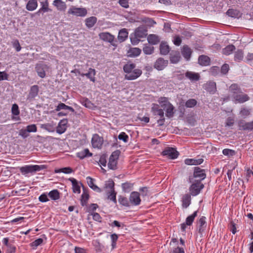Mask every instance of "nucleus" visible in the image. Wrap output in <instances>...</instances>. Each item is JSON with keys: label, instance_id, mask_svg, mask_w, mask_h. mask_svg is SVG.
Returning a JSON list of instances; mask_svg holds the SVG:
<instances>
[{"label": "nucleus", "instance_id": "nucleus-1", "mask_svg": "<svg viewBox=\"0 0 253 253\" xmlns=\"http://www.w3.org/2000/svg\"><path fill=\"white\" fill-rule=\"evenodd\" d=\"M136 65L133 63H127L124 65V71L126 73L125 78L127 80H134L138 78L142 74V71L135 68Z\"/></svg>", "mask_w": 253, "mask_h": 253}, {"label": "nucleus", "instance_id": "nucleus-2", "mask_svg": "<svg viewBox=\"0 0 253 253\" xmlns=\"http://www.w3.org/2000/svg\"><path fill=\"white\" fill-rule=\"evenodd\" d=\"M147 31L142 27H138L133 35L130 36L131 42L133 44H137L141 39L145 38L147 35Z\"/></svg>", "mask_w": 253, "mask_h": 253}, {"label": "nucleus", "instance_id": "nucleus-3", "mask_svg": "<svg viewBox=\"0 0 253 253\" xmlns=\"http://www.w3.org/2000/svg\"><path fill=\"white\" fill-rule=\"evenodd\" d=\"M46 168L45 165H27L21 167L20 171L23 174H27L40 171Z\"/></svg>", "mask_w": 253, "mask_h": 253}, {"label": "nucleus", "instance_id": "nucleus-4", "mask_svg": "<svg viewBox=\"0 0 253 253\" xmlns=\"http://www.w3.org/2000/svg\"><path fill=\"white\" fill-rule=\"evenodd\" d=\"M204 187V185L201 182V180H195L190 187V194L193 196H197L201 192Z\"/></svg>", "mask_w": 253, "mask_h": 253}, {"label": "nucleus", "instance_id": "nucleus-5", "mask_svg": "<svg viewBox=\"0 0 253 253\" xmlns=\"http://www.w3.org/2000/svg\"><path fill=\"white\" fill-rule=\"evenodd\" d=\"M120 152L119 151L113 152L109 158L108 164V168L111 169H115L117 168V160L119 156Z\"/></svg>", "mask_w": 253, "mask_h": 253}, {"label": "nucleus", "instance_id": "nucleus-6", "mask_svg": "<svg viewBox=\"0 0 253 253\" xmlns=\"http://www.w3.org/2000/svg\"><path fill=\"white\" fill-rule=\"evenodd\" d=\"M162 155L170 159H175L177 158L179 153L173 148H166L163 152Z\"/></svg>", "mask_w": 253, "mask_h": 253}, {"label": "nucleus", "instance_id": "nucleus-7", "mask_svg": "<svg viewBox=\"0 0 253 253\" xmlns=\"http://www.w3.org/2000/svg\"><path fill=\"white\" fill-rule=\"evenodd\" d=\"M104 142L103 138L98 134L93 135L91 139V144L93 148L100 149Z\"/></svg>", "mask_w": 253, "mask_h": 253}, {"label": "nucleus", "instance_id": "nucleus-8", "mask_svg": "<svg viewBox=\"0 0 253 253\" xmlns=\"http://www.w3.org/2000/svg\"><path fill=\"white\" fill-rule=\"evenodd\" d=\"M68 13L77 16L84 17L87 14V10L85 8H78L72 6L69 9Z\"/></svg>", "mask_w": 253, "mask_h": 253}, {"label": "nucleus", "instance_id": "nucleus-9", "mask_svg": "<svg viewBox=\"0 0 253 253\" xmlns=\"http://www.w3.org/2000/svg\"><path fill=\"white\" fill-rule=\"evenodd\" d=\"M129 201L130 204L132 206L139 205L141 203L140 194L138 192H132L130 193Z\"/></svg>", "mask_w": 253, "mask_h": 253}, {"label": "nucleus", "instance_id": "nucleus-10", "mask_svg": "<svg viewBox=\"0 0 253 253\" xmlns=\"http://www.w3.org/2000/svg\"><path fill=\"white\" fill-rule=\"evenodd\" d=\"M169 61L163 58H159L154 63V68L159 71L164 70L168 65Z\"/></svg>", "mask_w": 253, "mask_h": 253}, {"label": "nucleus", "instance_id": "nucleus-11", "mask_svg": "<svg viewBox=\"0 0 253 253\" xmlns=\"http://www.w3.org/2000/svg\"><path fill=\"white\" fill-rule=\"evenodd\" d=\"M204 88L211 94H214L216 91V83L213 81H209L205 84Z\"/></svg>", "mask_w": 253, "mask_h": 253}, {"label": "nucleus", "instance_id": "nucleus-12", "mask_svg": "<svg viewBox=\"0 0 253 253\" xmlns=\"http://www.w3.org/2000/svg\"><path fill=\"white\" fill-rule=\"evenodd\" d=\"M233 98L236 102L243 103L248 101L250 97L247 94L243 93L242 92L241 93H239L236 95L235 94V96H234Z\"/></svg>", "mask_w": 253, "mask_h": 253}, {"label": "nucleus", "instance_id": "nucleus-13", "mask_svg": "<svg viewBox=\"0 0 253 253\" xmlns=\"http://www.w3.org/2000/svg\"><path fill=\"white\" fill-rule=\"evenodd\" d=\"M98 36L101 40L110 43H112L114 41V36L108 32L100 33Z\"/></svg>", "mask_w": 253, "mask_h": 253}, {"label": "nucleus", "instance_id": "nucleus-14", "mask_svg": "<svg viewBox=\"0 0 253 253\" xmlns=\"http://www.w3.org/2000/svg\"><path fill=\"white\" fill-rule=\"evenodd\" d=\"M198 232L202 234L207 227L206 217L204 216L201 217L198 221Z\"/></svg>", "mask_w": 253, "mask_h": 253}, {"label": "nucleus", "instance_id": "nucleus-15", "mask_svg": "<svg viewBox=\"0 0 253 253\" xmlns=\"http://www.w3.org/2000/svg\"><path fill=\"white\" fill-rule=\"evenodd\" d=\"M194 176L195 178H199L200 180L204 179L206 178V175L205 173V170L201 169L199 167H196L194 172Z\"/></svg>", "mask_w": 253, "mask_h": 253}, {"label": "nucleus", "instance_id": "nucleus-16", "mask_svg": "<svg viewBox=\"0 0 253 253\" xmlns=\"http://www.w3.org/2000/svg\"><path fill=\"white\" fill-rule=\"evenodd\" d=\"M185 77L191 82L199 81L200 78V76L199 73H194L192 71H187L185 73Z\"/></svg>", "mask_w": 253, "mask_h": 253}, {"label": "nucleus", "instance_id": "nucleus-17", "mask_svg": "<svg viewBox=\"0 0 253 253\" xmlns=\"http://www.w3.org/2000/svg\"><path fill=\"white\" fill-rule=\"evenodd\" d=\"M46 68V65L43 64H38L36 65V71L39 76L41 78H43L45 76V70Z\"/></svg>", "mask_w": 253, "mask_h": 253}, {"label": "nucleus", "instance_id": "nucleus-18", "mask_svg": "<svg viewBox=\"0 0 253 253\" xmlns=\"http://www.w3.org/2000/svg\"><path fill=\"white\" fill-rule=\"evenodd\" d=\"M229 91L232 95V97L235 96V94L242 93L241 88L237 84H232L229 87Z\"/></svg>", "mask_w": 253, "mask_h": 253}, {"label": "nucleus", "instance_id": "nucleus-19", "mask_svg": "<svg viewBox=\"0 0 253 253\" xmlns=\"http://www.w3.org/2000/svg\"><path fill=\"white\" fill-rule=\"evenodd\" d=\"M181 54L184 58L188 60L191 57L192 50L188 45H184L181 49Z\"/></svg>", "mask_w": 253, "mask_h": 253}, {"label": "nucleus", "instance_id": "nucleus-20", "mask_svg": "<svg viewBox=\"0 0 253 253\" xmlns=\"http://www.w3.org/2000/svg\"><path fill=\"white\" fill-rule=\"evenodd\" d=\"M39 91V86L37 85H34L31 87L28 96V99H34L38 94Z\"/></svg>", "mask_w": 253, "mask_h": 253}, {"label": "nucleus", "instance_id": "nucleus-21", "mask_svg": "<svg viewBox=\"0 0 253 253\" xmlns=\"http://www.w3.org/2000/svg\"><path fill=\"white\" fill-rule=\"evenodd\" d=\"M152 112L154 115L159 116L160 117H163L164 115L163 110L159 108V105L153 104L151 108Z\"/></svg>", "mask_w": 253, "mask_h": 253}, {"label": "nucleus", "instance_id": "nucleus-22", "mask_svg": "<svg viewBox=\"0 0 253 253\" xmlns=\"http://www.w3.org/2000/svg\"><path fill=\"white\" fill-rule=\"evenodd\" d=\"M72 184L73 191L74 193L79 194L81 192L80 186L79 185L77 180L74 178H70L69 179Z\"/></svg>", "mask_w": 253, "mask_h": 253}, {"label": "nucleus", "instance_id": "nucleus-23", "mask_svg": "<svg viewBox=\"0 0 253 253\" xmlns=\"http://www.w3.org/2000/svg\"><path fill=\"white\" fill-rule=\"evenodd\" d=\"M180 53L178 51H172L170 54V61L171 63L176 64L180 59Z\"/></svg>", "mask_w": 253, "mask_h": 253}, {"label": "nucleus", "instance_id": "nucleus-24", "mask_svg": "<svg viewBox=\"0 0 253 253\" xmlns=\"http://www.w3.org/2000/svg\"><path fill=\"white\" fill-rule=\"evenodd\" d=\"M191 198L189 194L184 195L182 198V206L183 208H187L191 204Z\"/></svg>", "mask_w": 253, "mask_h": 253}, {"label": "nucleus", "instance_id": "nucleus-25", "mask_svg": "<svg viewBox=\"0 0 253 253\" xmlns=\"http://www.w3.org/2000/svg\"><path fill=\"white\" fill-rule=\"evenodd\" d=\"M204 161L203 159H186L185 160V164L187 165H198L201 164Z\"/></svg>", "mask_w": 253, "mask_h": 253}, {"label": "nucleus", "instance_id": "nucleus-26", "mask_svg": "<svg viewBox=\"0 0 253 253\" xmlns=\"http://www.w3.org/2000/svg\"><path fill=\"white\" fill-rule=\"evenodd\" d=\"M41 5L42 6L41 8L37 12L39 14L40 12H42L43 13L51 11V10L48 8V2L47 0L41 2Z\"/></svg>", "mask_w": 253, "mask_h": 253}, {"label": "nucleus", "instance_id": "nucleus-27", "mask_svg": "<svg viewBox=\"0 0 253 253\" xmlns=\"http://www.w3.org/2000/svg\"><path fill=\"white\" fill-rule=\"evenodd\" d=\"M147 40L149 43L152 45L158 44L160 41L159 37L158 36L153 34L149 35L147 37Z\"/></svg>", "mask_w": 253, "mask_h": 253}, {"label": "nucleus", "instance_id": "nucleus-28", "mask_svg": "<svg viewBox=\"0 0 253 253\" xmlns=\"http://www.w3.org/2000/svg\"><path fill=\"white\" fill-rule=\"evenodd\" d=\"M128 37V32L126 29L121 30L118 34V39L120 42H123L126 40Z\"/></svg>", "mask_w": 253, "mask_h": 253}, {"label": "nucleus", "instance_id": "nucleus-29", "mask_svg": "<svg viewBox=\"0 0 253 253\" xmlns=\"http://www.w3.org/2000/svg\"><path fill=\"white\" fill-rule=\"evenodd\" d=\"M199 63L202 66H208L210 63V58L206 55H201L198 58Z\"/></svg>", "mask_w": 253, "mask_h": 253}, {"label": "nucleus", "instance_id": "nucleus-30", "mask_svg": "<svg viewBox=\"0 0 253 253\" xmlns=\"http://www.w3.org/2000/svg\"><path fill=\"white\" fill-rule=\"evenodd\" d=\"M141 50L137 47L130 48L128 52V56L129 57H136L140 55Z\"/></svg>", "mask_w": 253, "mask_h": 253}, {"label": "nucleus", "instance_id": "nucleus-31", "mask_svg": "<svg viewBox=\"0 0 253 253\" xmlns=\"http://www.w3.org/2000/svg\"><path fill=\"white\" fill-rule=\"evenodd\" d=\"M96 74V72L95 69L90 68L88 70V71L87 73L84 74H82V76H86L87 78H88L91 81L93 82H95V75Z\"/></svg>", "mask_w": 253, "mask_h": 253}, {"label": "nucleus", "instance_id": "nucleus-32", "mask_svg": "<svg viewBox=\"0 0 253 253\" xmlns=\"http://www.w3.org/2000/svg\"><path fill=\"white\" fill-rule=\"evenodd\" d=\"M38 7L37 0H29L26 5V9L29 11H33Z\"/></svg>", "mask_w": 253, "mask_h": 253}, {"label": "nucleus", "instance_id": "nucleus-33", "mask_svg": "<svg viewBox=\"0 0 253 253\" xmlns=\"http://www.w3.org/2000/svg\"><path fill=\"white\" fill-rule=\"evenodd\" d=\"M160 53L163 55H167L169 52V47L165 42H162L160 45Z\"/></svg>", "mask_w": 253, "mask_h": 253}, {"label": "nucleus", "instance_id": "nucleus-34", "mask_svg": "<svg viewBox=\"0 0 253 253\" xmlns=\"http://www.w3.org/2000/svg\"><path fill=\"white\" fill-rule=\"evenodd\" d=\"M96 22L97 18L94 16H91L86 19L85 25L87 27L90 28L94 26Z\"/></svg>", "mask_w": 253, "mask_h": 253}, {"label": "nucleus", "instance_id": "nucleus-35", "mask_svg": "<svg viewBox=\"0 0 253 253\" xmlns=\"http://www.w3.org/2000/svg\"><path fill=\"white\" fill-rule=\"evenodd\" d=\"M92 156V154L90 153L88 149L87 148L77 153V156L81 159H83L86 157H91Z\"/></svg>", "mask_w": 253, "mask_h": 253}, {"label": "nucleus", "instance_id": "nucleus-36", "mask_svg": "<svg viewBox=\"0 0 253 253\" xmlns=\"http://www.w3.org/2000/svg\"><path fill=\"white\" fill-rule=\"evenodd\" d=\"M235 49V46L233 44H229L222 49V53L225 55L231 54Z\"/></svg>", "mask_w": 253, "mask_h": 253}, {"label": "nucleus", "instance_id": "nucleus-37", "mask_svg": "<svg viewBox=\"0 0 253 253\" xmlns=\"http://www.w3.org/2000/svg\"><path fill=\"white\" fill-rule=\"evenodd\" d=\"M164 109H166V116L167 117L170 118L173 116L174 113V107L171 103L168 106H166Z\"/></svg>", "mask_w": 253, "mask_h": 253}, {"label": "nucleus", "instance_id": "nucleus-38", "mask_svg": "<svg viewBox=\"0 0 253 253\" xmlns=\"http://www.w3.org/2000/svg\"><path fill=\"white\" fill-rule=\"evenodd\" d=\"M143 51L145 54H151L154 52V47L152 45L146 44L143 48Z\"/></svg>", "mask_w": 253, "mask_h": 253}, {"label": "nucleus", "instance_id": "nucleus-39", "mask_svg": "<svg viewBox=\"0 0 253 253\" xmlns=\"http://www.w3.org/2000/svg\"><path fill=\"white\" fill-rule=\"evenodd\" d=\"M198 211H195L193 214L189 215L186 219L185 222L188 226H190L192 224L195 218L197 216Z\"/></svg>", "mask_w": 253, "mask_h": 253}, {"label": "nucleus", "instance_id": "nucleus-40", "mask_svg": "<svg viewBox=\"0 0 253 253\" xmlns=\"http://www.w3.org/2000/svg\"><path fill=\"white\" fill-rule=\"evenodd\" d=\"M251 109L247 107H242L240 111V115L245 118L250 115Z\"/></svg>", "mask_w": 253, "mask_h": 253}, {"label": "nucleus", "instance_id": "nucleus-41", "mask_svg": "<svg viewBox=\"0 0 253 253\" xmlns=\"http://www.w3.org/2000/svg\"><path fill=\"white\" fill-rule=\"evenodd\" d=\"M244 58V52L241 50H238L234 54V60L237 62L241 61Z\"/></svg>", "mask_w": 253, "mask_h": 253}, {"label": "nucleus", "instance_id": "nucleus-42", "mask_svg": "<svg viewBox=\"0 0 253 253\" xmlns=\"http://www.w3.org/2000/svg\"><path fill=\"white\" fill-rule=\"evenodd\" d=\"M158 102L161 107L165 109L166 106H168L170 103L169 101L168 98L165 97H161L159 98Z\"/></svg>", "mask_w": 253, "mask_h": 253}, {"label": "nucleus", "instance_id": "nucleus-43", "mask_svg": "<svg viewBox=\"0 0 253 253\" xmlns=\"http://www.w3.org/2000/svg\"><path fill=\"white\" fill-rule=\"evenodd\" d=\"M107 198L113 202L115 204L117 203V199H116V194L117 193L115 190H113L112 191H109L107 193Z\"/></svg>", "mask_w": 253, "mask_h": 253}, {"label": "nucleus", "instance_id": "nucleus-44", "mask_svg": "<svg viewBox=\"0 0 253 253\" xmlns=\"http://www.w3.org/2000/svg\"><path fill=\"white\" fill-rule=\"evenodd\" d=\"M48 196L53 200H58L60 196L59 193L57 190H53L49 192Z\"/></svg>", "mask_w": 253, "mask_h": 253}, {"label": "nucleus", "instance_id": "nucleus-45", "mask_svg": "<svg viewBox=\"0 0 253 253\" xmlns=\"http://www.w3.org/2000/svg\"><path fill=\"white\" fill-rule=\"evenodd\" d=\"M118 201L123 206L127 207L130 206L129 201H128L126 197L120 196L119 197Z\"/></svg>", "mask_w": 253, "mask_h": 253}, {"label": "nucleus", "instance_id": "nucleus-46", "mask_svg": "<svg viewBox=\"0 0 253 253\" xmlns=\"http://www.w3.org/2000/svg\"><path fill=\"white\" fill-rule=\"evenodd\" d=\"M41 128L47 130L49 131H53L55 127L53 123L42 124L41 125Z\"/></svg>", "mask_w": 253, "mask_h": 253}, {"label": "nucleus", "instance_id": "nucleus-47", "mask_svg": "<svg viewBox=\"0 0 253 253\" xmlns=\"http://www.w3.org/2000/svg\"><path fill=\"white\" fill-rule=\"evenodd\" d=\"M123 190L125 192H128L131 190L133 184L129 182H125L122 184Z\"/></svg>", "mask_w": 253, "mask_h": 253}, {"label": "nucleus", "instance_id": "nucleus-48", "mask_svg": "<svg viewBox=\"0 0 253 253\" xmlns=\"http://www.w3.org/2000/svg\"><path fill=\"white\" fill-rule=\"evenodd\" d=\"M88 194L87 192L84 191L81 197V204L82 206L86 205L87 200H88Z\"/></svg>", "mask_w": 253, "mask_h": 253}, {"label": "nucleus", "instance_id": "nucleus-49", "mask_svg": "<svg viewBox=\"0 0 253 253\" xmlns=\"http://www.w3.org/2000/svg\"><path fill=\"white\" fill-rule=\"evenodd\" d=\"M53 4L58 10H61L63 9V2L62 0H54L53 2Z\"/></svg>", "mask_w": 253, "mask_h": 253}, {"label": "nucleus", "instance_id": "nucleus-50", "mask_svg": "<svg viewBox=\"0 0 253 253\" xmlns=\"http://www.w3.org/2000/svg\"><path fill=\"white\" fill-rule=\"evenodd\" d=\"M247 123L244 120H241L238 122V126L240 130H247L246 127H247Z\"/></svg>", "mask_w": 253, "mask_h": 253}, {"label": "nucleus", "instance_id": "nucleus-51", "mask_svg": "<svg viewBox=\"0 0 253 253\" xmlns=\"http://www.w3.org/2000/svg\"><path fill=\"white\" fill-rule=\"evenodd\" d=\"M226 14L232 17H237L239 15V11L237 10L229 9L226 12Z\"/></svg>", "mask_w": 253, "mask_h": 253}, {"label": "nucleus", "instance_id": "nucleus-52", "mask_svg": "<svg viewBox=\"0 0 253 253\" xmlns=\"http://www.w3.org/2000/svg\"><path fill=\"white\" fill-rule=\"evenodd\" d=\"M43 242V239L42 238H39L35 240L31 244V247L33 249L36 248L38 246L42 244Z\"/></svg>", "mask_w": 253, "mask_h": 253}, {"label": "nucleus", "instance_id": "nucleus-53", "mask_svg": "<svg viewBox=\"0 0 253 253\" xmlns=\"http://www.w3.org/2000/svg\"><path fill=\"white\" fill-rule=\"evenodd\" d=\"M197 104V101L194 99H190L185 103V106L188 108H192Z\"/></svg>", "mask_w": 253, "mask_h": 253}, {"label": "nucleus", "instance_id": "nucleus-54", "mask_svg": "<svg viewBox=\"0 0 253 253\" xmlns=\"http://www.w3.org/2000/svg\"><path fill=\"white\" fill-rule=\"evenodd\" d=\"M118 138L124 142H127L128 140V136L125 132H122L118 135Z\"/></svg>", "mask_w": 253, "mask_h": 253}, {"label": "nucleus", "instance_id": "nucleus-55", "mask_svg": "<svg viewBox=\"0 0 253 253\" xmlns=\"http://www.w3.org/2000/svg\"><path fill=\"white\" fill-rule=\"evenodd\" d=\"M11 113L13 115L17 116L19 114L20 111L18 106L16 104H14L12 106Z\"/></svg>", "mask_w": 253, "mask_h": 253}, {"label": "nucleus", "instance_id": "nucleus-56", "mask_svg": "<svg viewBox=\"0 0 253 253\" xmlns=\"http://www.w3.org/2000/svg\"><path fill=\"white\" fill-rule=\"evenodd\" d=\"M235 123V119L234 118L229 117H228L226 121L225 126H232Z\"/></svg>", "mask_w": 253, "mask_h": 253}, {"label": "nucleus", "instance_id": "nucleus-57", "mask_svg": "<svg viewBox=\"0 0 253 253\" xmlns=\"http://www.w3.org/2000/svg\"><path fill=\"white\" fill-rule=\"evenodd\" d=\"M56 132L59 134L63 133V120H60L58 126L56 127Z\"/></svg>", "mask_w": 253, "mask_h": 253}, {"label": "nucleus", "instance_id": "nucleus-58", "mask_svg": "<svg viewBox=\"0 0 253 253\" xmlns=\"http://www.w3.org/2000/svg\"><path fill=\"white\" fill-rule=\"evenodd\" d=\"M222 153L225 156H232L235 155V151L229 149H224L222 151Z\"/></svg>", "mask_w": 253, "mask_h": 253}, {"label": "nucleus", "instance_id": "nucleus-59", "mask_svg": "<svg viewBox=\"0 0 253 253\" xmlns=\"http://www.w3.org/2000/svg\"><path fill=\"white\" fill-rule=\"evenodd\" d=\"M26 128L28 132H36L37 131V127L35 124L27 126Z\"/></svg>", "mask_w": 253, "mask_h": 253}, {"label": "nucleus", "instance_id": "nucleus-60", "mask_svg": "<svg viewBox=\"0 0 253 253\" xmlns=\"http://www.w3.org/2000/svg\"><path fill=\"white\" fill-rule=\"evenodd\" d=\"M114 185L115 183L114 181L112 180L108 181L107 183L106 184V188L110 189V191H112L113 190H115L114 189Z\"/></svg>", "mask_w": 253, "mask_h": 253}, {"label": "nucleus", "instance_id": "nucleus-61", "mask_svg": "<svg viewBox=\"0 0 253 253\" xmlns=\"http://www.w3.org/2000/svg\"><path fill=\"white\" fill-rule=\"evenodd\" d=\"M92 244L97 252H100L101 251V244L98 240L94 241Z\"/></svg>", "mask_w": 253, "mask_h": 253}, {"label": "nucleus", "instance_id": "nucleus-62", "mask_svg": "<svg viewBox=\"0 0 253 253\" xmlns=\"http://www.w3.org/2000/svg\"><path fill=\"white\" fill-rule=\"evenodd\" d=\"M12 45L13 47L16 49L17 51H20L21 49V47L20 46V44L19 42V41L17 40L14 41L12 42Z\"/></svg>", "mask_w": 253, "mask_h": 253}, {"label": "nucleus", "instance_id": "nucleus-63", "mask_svg": "<svg viewBox=\"0 0 253 253\" xmlns=\"http://www.w3.org/2000/svg\"><path fill=\"white\" fill-rule=\"evenodd\" d=\"M19 134L24 138L27 137L29 135L27 128L20 129L19 130Z\"/></svg>", "mask_w": 253, "mask_h": 253}, {"label": "nucleus", "instance_id": "nucleus-64", "mask_svg": "<svg viewBox=\"0 0 253 253\" xmlns=\"http://www.w3.org/2000/svg\"><path fill=\"white\" fill-rule=\"evenodd\" d=\"M91 215L92 216V218L94 220L99 222L101 221L102 218L99 213L97 212H93Z\"/></svg>", "mask_w": 253, "mask_h": 253}]
</instances>
